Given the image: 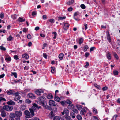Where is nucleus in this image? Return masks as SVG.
I'll list each match as a JSON object with an SVG mask.
<instances>
[{
    "instance_id": "obj_1",
    "label": "nucleus",
    "mask_w": 120,
    "mask_h": 120,
    "mask_svg": "<svg viewBox=\"0 0 120 120\" xmlns=\"http://www.w3.org/2000/svg\"><path fill=\"white\" fill-rule=\"evenodd\" d=\"M4 110L8 111H10L12 110L13 107L12 106H9L8 105H6L4 106Z\"/></svg>"
},
{
    "instance_id": "obj_2",
    "label": "nucleus",
    "mask_w": 120,
    "mask_h": 120,
    "mask_svg": "<svg viewBox=\"0 0 120 120\" xmlns=\"http://www.w3.org/2000/svg\"><path fill=\"white\" fill-rule=\"evenodd\" d=\"M24 113L26 115L25 117L26 118H30L33 117V116L31 115L30 112L28 110H25L24 111Z\"/></svg>"
},
{
    "instance_id": "obj_3",
    "label": "nucleus",
    "mask_w": 120,
    "mask_h": 120,
    "mask_svg": "<svg viewBox=\"0 0 120 120\" xmlns=\"http://www.w3.org/2000/svg\"><path fill=\"white\" fill-rule=\"evenodd\" d=\"M56 109L55 111H54L53 110L51 111L50 113L49 114V117L51 119H52L53 117L55 116V113L56 112Z\"/></svg>"
},
{
    "instance_id": "obj_4",
    "label": "nucleus",
    "mask_w": 120,
    "mask_h": 120,
    "mask_svg": "<svg viewBox=\"0 0 120 120\" xmlns=\"http://www.w3.org/2000/svg\"><path fill=\"white\" fill-rule=\"evenodd\" d=\"M45 98L44 96H41L40 97L38 101V102L39 103V104L42 105L41 103L44 102V101L45 100Z\"/></svg>"
},
{
    "instance_id": "obj_5",
    "label": "nucleus",
    "mask_w": 120,
    "mask_h": 120,
    "mask_svg": "<svg viewBox=\"0 0 120 120\" xmlns=\"http://www.w3.org/2000/svg\"><path fill=\"white\" fill-rule=\"evenodd\" d=\"M87 109L86 107H83L80 112V114L82 115H84L87 112Z\"/></svg>"
},
{
    "instance_id": "obj_6",
    "label": "nucleus",
    "mask_w": 120,
    "mask_h": 120,
    "mask_svg": "<svg viewBox=\"0 0 120 120\" xmlns=\"http://www.w3.org/2000/svg\"><path fill=\"white\" fill-rule=\"evenodd\" d=\"M42 105H43L44 108L45 109H49L50 107L47 105V103L46 102L41 103Z\"/></svg>"
},
{
    "instance_id": "obj_7",
    "label": "nucleus",
    "mask_w": 120,
    "mask_h": 120,
    "mask_svg": "<svg viewBox=\"0 0 120 120\" xmlns=\"http://www.w3.org/2000/svg\"><path fill=\"white\" fill-rule=\"evenodd\" d=\"M49 105L51 106H56V105L55 104V102L53 100H50L49 102Z\"/></svg>"
},
{
    "instance_id": "obj_8",
    "label": "nucleus",
    "mask_w": 120,
    "mask_h": 120,
    "mask_svg": "<svg viewBox=\"0 0 120 120\" xmlns=\"http://www.w3.org/2000/svg\"><path fill=\"white\" fill-rule=\"evenodd\" d=\"M35 92L37 95H40L42 93H43V91L41 89H39L35 91Z\"/></svg>"
},
{
    "instance_id": "obj_9",
    "label": "nucleus",
    "mask_w": 120,
    "mask_h": 120,
    "mask_svg": "<svg viewBox=\"0 0 120 120\" xmlns=\"http://www.w3.org/2000/svg\"><path fill=\"white\" fill-rule=\"evenodd\" d=\"M61 113L63 115H64L65 114L67 115L69 113V111L68 109H64L63 112H62Z\"/></svg>"
},
{
    "instance_id": "obj_10",
    "label": "nucleus",
    "mask_w": 120,
    "mask_h": 120,
    "mask_svg": "<svg viewBox=\"0 0 120 120\" xmlns=\"http://www.w3.org/2000/svg\"><path fill=\"white\" fill-rule=\"evenodd\" d=\"M28 97L29 98L32 99H35V96L32 93L29 94L28 95Z\"/></svg>"
},
{
    "instance_id": "obj_11",
    "label": "nucleus",
    "mask_w": 120,
    "mask_h": 120,
    "mask_svg": "<svg viewBox=\"0 0 120 120\" xmlns=\"http://www.w3.org/2000/svg\"><path fill=\"white\" fill-rule=\"evenodd\" d=\"M16 116L21 117L22 115V112L21 111H16L15 112Z\"/></svg>"
},
{
    "instance_id": "obj_12",
    "label": "nucleus",
    "mask_w": 120,
    "mask_h": 120,
    "mask_svg": "<svg viewBox=\"0 0 120 120\" xmlns=\"http://www.w3.org/2000/svg\"><path fill=\"white\" fill-rule=\"evenodd\" d=\"M7 103L8 105H14L15 104V103L12 100H10L9 101L7 102Z\"/></svg>"
},
{
    "instance_id": "obj_13",
    "label": "nucleus",
    "mask_w": 120,
    "mask_h": 120,
    "mask_svg": "<svg viewBox=\"0 0 120 120\" xmlns=\"http://www.w3.org/2000/svg\"><path fill=\"white\" fill-rule=\"evenodd\" d=\"M15 116L16 113H15H15H11L9 115V118H15Z\"/></svg>"
},
{
    "instance_id": "obj_14",
    "label": "nucleus",
    "mask_w": 120,
    "mask_h": 120,
    "mask_svg": "<svg viewBox=\"0 0 120 120\" xmlns=\"http://www.w3.org/2000/svg\"><path fill=\"white\" fill-rule=\"evenodd\" d=\"M69 27V26L68 23H66L64 24V28L65 30H67Z\"/></svg>"
},
{
    "instance_id": "obj_15",
    "label": "nucleus",
    "mask_w": 120,
    "mask_h": 120,
    "mask_svg": "<svg viewBox=\"0 0 120 120\" xmlns=\"http://www.w3.org/2000/svg\"><path fill=\"white\" fill-rule=\"evenodd\" d=\"M79 15V12H75L74 15V19L76 20H78V19L76 18L75 16H77L78 15Z\"/></svg>"
},
{
    "instance_id": "obj_16",
    "label": "nucleus",
    "mask_w": 120,
    "mask_h": 120,
    "mask_svg": "<svg viewBox=\"0 0 120 120\" xmlns=\"http://www.w3.org/2000/svg\"><path fill=\"white\" fill-rule=\"evenodd\" d=\"M33 106L32 107V108H33L34 110H36V108H38V105L37 104L35 103H34L33 104Z\"/></svg>"
},
{
    "instance_id": "obj_17",
    "label": "nucleus",
    "mask_w": 120,
    "mask_h": 120,
    "mask_svg": "<svg viewBox=\"0 0 120 120\" xmlns=\"http://www.w3.org/2000/svg\"><path fill=\"white\" fill-rule=\"evenodd\" d=\"M34 110L33 108H31L29 109V110L31 114V115L32 116H33V117L34 115Z\"/></svg>"
},
{
    "instance_id": "obj_18",
    "label": "nucleus",
    "mask_w": 120,
    "mask_h": 120,
    "mask_svg": "<svg viewBox=\"0 0 120 120\" xmlns=\"http://www.w3.org/2000/svg\"><path fill=\"white\" fill-rule=\"evenodd\" d=\"M14 93V91L13 90H10L7 92V94L9 95L13 94Z\"/></svg>"
},
{
    "instance_id": "obj_19",
    "label": "nucleus",
    "mask_w": 120,
    "mask_h": 120,
    "mask_svg": "<svg viewBox=\"0 0 120 120\" xmlns=\"http://www.w3.org/2000/svg\"><path fill=\"white\" fill-rule=\"evenodd\" d=\"M55 96L54 98V100L55 101L59 102L60 101V98L59 97L56 96V94H55Z\"/></svg>"
},
{
    "instance_id": "obj_20",
    "label": "nucleus",
    "mask_w": 120,
    "mask_h": 120,
    "mask_svg": "<svg viewBox=\"0 0 120 120\" xmlns=\"http://www.w3.org/2000/svg\"><path fill=\"white\" fill-rule=\"evenodd\" d=\"M47 98L48 99H52L53 98V97L51 94H50L47 96Z\"/></svg>"
},
{
    "instance_id": "obj_21",
    "label": "nucleus",
    "mask_w": 120,
    "mask_h": 120,
    "mask_svg": "<svg viewBox=\"0 0 120 120\" xmlns=\"http://www.w3.org/2000/svg\"><path fill=\"white\" fill-rule=\"evenodd\" d=\"M107 39L109 42H111V38L110 34L109 32L107 36Z\"/></svg>"
},
{
    "instance_id": "obj_22",
    "label": "nucleus",
    "mask_w": 120,
    "mask_h": 120,
    "mask_svg": "<svg viewBox=\"0 0 120 120\" xmlns=\"http://www.w3.org/2000/svg\"><path fill=\"white\" fill-rule=\"evenodd\" d=\"M6 113L4 111H2L1 113V116L3 117H5L6 116Z\"/></svg>"
},
{
    "instance_id": "obj_23",
    "label": "nucleus",
    "mask_w": 120,
    "mask_h": 120,
    "mask_svg": "<svg viewBox=\"0 0 120 120\" xmlns=\"http://www.w3.org/2000/svg\"><path fill=\"white\" fill-rule=\"evenodd\" d=\"M20 97L19 96H15L14 98V100L15 101H17L20 99Z\"/></svg>"
},
{
    "instance_id": "obj_24",
    "label": "nucleus",
    "mask_w": 120,
    "mask_h": 120,
    "mask_svg": "<svg viewBox=\"0 0 120 120\" xmlns=\"http://www.w3.org/2000/svg\"><path fill=\"white\" fill-rule=\"evenodd\" d=\"M51 72L52 73H55L56 72L55 68L54 67H51Z\"/></svg>"
},
{
    "instance_id": "obj_25",
    "label": "nucleus",
    "mask_w": 120,
    "mask_h": 120,
    "mask_svg": "<svg viewBox=\"0 0 120 120\" xmlns=\"http://www.w3.org/2000/svg\"><path fill=\"white\" fill-rule=\"evenodd\" d=\"M22 57L23 58H24L26 59H27L29 58L28 55L26 54H25L22 55Z\"/></svg>"
},
{
    "instance_id": "obj_26",
    "label": "nucleus",
    "mask_w": 120,
    "mask_h": 120,
    "mask_svg": "<svg viewBox=\"0 0 120 120\" xmlns=\"http://www.w3.org/2000/svg\"><path fill=\"white\" fill-rule=\"evenodd\" d=\"M18 20L19 21L22 22L25 21V19L21 17H20L18 19Z\"/></svg>"
},
{
    "instance_id": "obj_27",
    "label": "nucleus",
    "mask_w": 120,
    "mask_h": 120,
    "mask_svg": "<svg viewBox=\"0 0 120 120\" xmlns=\"http://www.w3.org/2000/svg\"><path fill=\"white\" fill-rule=\"evenodd\" d=\"M64 54L63 53L60 54L59 56V58L60 59L62 60L63 59L64 56Z\"/></svg>"
},
{
    "instance_id": "obj_28",
    "label": "nucleus",
    "mask_w": 120,
    "mask_h": 120,
    "mask_svg": "<svg viewBox=\"0 0 120 120\" xmlns=\"http://www.w3.org/2000/svg\"><path fill=\"white\" fill-rule=\"evenodd\" d=\"M26 107L24 105H22L21 106L20 109L22 110H24L26 109Z\"/></svg>"
},
{
    "instance_id": "obj_29",
    "label": "nucleus",
    "mask_w": 120,
    "mask_h": 120,
    "mask_svg": "<svg viewBox=\"0 0 120 120\" xmlns=\"http://www.w3.org/2000/svg\"><path fill=\"white\" fill-rule=\"evenodd\" d=\"M107 58L109 59H110L111 58V55L109 52H108L107 55Z\"/></svg>"
},
{
    "instance_id": "obj_30",
    "label": "nucleus",
    "mask_w": 120,
    "mask_h": 120,
    "mask_svg": "<svg viewBox=\"0 0 120 120\" xmlns=\"http://www.w3.org/2000/svg\"><path fill=\"white\" fill-rule=\"evenodd\" d=\"M13 39V38L11 35H10L9 36V37L7 39L8 41H11Z\"/></svg>"
},
{
    "instance_id": "obj_31",
    "label": "nucleus",
    "mask_w": 120,
    "mask_h": 120,
    "mask_svg": "<svg viewBox=\"0 0 120 120\" xmlns=\"http://www.w3.org/2000/svg\"><path fill=\"white\" fill-rule=\"evenodd\" d=\"M70 115L72 116L73 118H74L75 117V114L73 112H71L70 113Z\"/></svg>"
},
{
    "instance_id": "obj_32",
    "label": "nucleus",
    "mask_w": 120,
    "mask_h": 120,
    "mask_svg": "<svg viewBox=\"0 0 120 120\" xmlns=\"http://www.w3.org/2000/svg\"><path fill=\"white\" fill-rule=\"evenodd\" d=\"M83 50L84 51H87V49L88 48V47L87 45H85L83 47Z\"/></svg>"
},
{
    "instance_id": "obj_33",
    "label": "nucleus",
    "mask_w": 120,
    "mask_h": 120,
    "mask_svg": "<svg viewBox=\"0 0 120 120\" xmlns=\"http://www.w3.org/2000/svg\"><path fill=\"white\" fill-rule=\"evenodd\" d=\"M60 119L58 116H55L53 118V120H60Z\"/></svg>"
},
{
    "instance_id": "obj_34",
    "label": "nucleus",
    "mask_w": 120,
    "mask_h": 120,
    "mask_svg": "<svg viewBox=\"0 0 120 120\" xmlns=\"http://www.w3.org/2000/svg\"><path fill=\"white\" fill-rule=\"evenodd\" d=\"M113 73L114 75H118V72L116 70H114L113 71Z\"/></svg>"
},
{
    "instance_id": "obj_35",
    "label": "nucleus",
    "mask_w": 120,
    "mask_h": 120,
    "mask_svg": "<svg viewBox=\"0 0 120 120\" xmlns=\"http://www.w3.org/2000/svg\"><path fill=\"white\" fill-rule=\"evenodd\" d=\"M66 18V17L65 16H64L63 17H58V20H62L64 19H65Z\"/></svg>"
},
{
    "instance_id": "obj_36",
    "label": "nucleus",
    "mask_w": 120,
    "mask_h": 120,
    "mask_svg": "<svg viewBox=\"0 0 120 120\" xmlns=\"http://www.w3.org/2000/svg\"><path fill=\"white\" fill-rule=\"evenodd\" d=\"M83 39L82 38H81L79 39V43L80 44H81L83 42Z\"/></svg>"
},
{
    "instance_id": "obj_37",
    "label": "nucleus",
    "mask_w": 120,
    "mask_h": 120,
    "mask_svg": "<svg viewBox=\"0 0 120 120\" xmlns=\"http://www.w3.org/2000/svg\"><path fill=\"white\" fill-rule=\"evenodd\" d=\"M77 118L79 120H82V118L80 115H78L77 116Z\"/></svg>"
},
{
    "instance_id": "obj_38",
    "label": "nucleus",
    "mask_w": 120,
    "mask_h": 120,
    "mask_svg": "<svg viewBox=\"0 0 120 120\" xmlns=\"http://www.w3.org/2000/svg\"><path fill=\"white\" fill-rule=\"evenodd\" d=\"M93 111L94 113L95 114H97L98 113V111L95 108H93Z\"/></svg>"
},
{
    "instance_id": "obj_39",
    "label": "nucleus",
    "mask_w": 120,
    "mask_h": 120,
    "mask_svg": "<svg viewBox=\"0 0 120 120\" xmlns=\"http://www.w3.org/2000/svg\"><path fill=\"white\" fill-rule=\"evenodd\" d=\"M11 17L13 19H15L17 18L16 15L15 14L11 16Z\"/></svg>"
},
{
    "instance_id": "obj_40",
    "label": "nucleus",
    "mask_w": 120,
    "mask_h": 120,
    "mask_svg": "<svg viewBox=\"0 0 120 120\" xmlns=\"http://www.w3.org/2000/svg\"><path fill=\"white\" fill-rule=\"evenodd\" d=\"M113 54L115 57L116 58V59H118L119 57L117 54L115 53H113Z\"/></svg>"
},
{
    "instance_id": "obj_41",
    "label": "nucleus",
    "mask_w": 120,
    "mask_h": 120,
    "mask_svg": "<svg viewBox=\"0 0 120 120\" xmlns=\"http://www.w3.org/2000/svg\"><path fill=\"white\" fill-rule=\"evenodd\" d=\"M66 101H62L60 102L61 104L63 106H64L65 105Z\"/></svg>"
},
{
    "instance_id": "obj_42",
    "label": "nucleus",
    "mask_w": 120,
    "mask_h": 120,
    "mask_svg": "<svg viewBox=\"0 0 120 120\" xmlns=\"http://www.w3.org/2000/svg\"><path fill=\"white\" fill-rule=\"evenodd\" d=\"M5 59L6 61H11V58L10 57H6Z\"/></svg>"
},
{
    "instance_id": "obj_43",
    "label": "nucleus",
    "mask_w": 120,
    "mask_h": 120,
    "mask_svg": "<svg viewBox=\"0 0 120 120\" xmlns=\"http://www.w3.org/2000/svg\"><path fill=\"white\" fill-rule=\"evenodd\" d=\"M0 49L3 51H5L6 50V48L5 47H3L2 46L0 47Z\"/></svg>"
},
{
    "instance_id": "obj_44",
    "label": "nucleus",
    "mask_w": 120,
    "mask_h": 120,
    "mask_svg": "<svg viewBox=\"0 0 120 120\" xmlns=\"http://www.w3.org/2000/svg\"><path fill=\"white\" fill-rule=\"evenodd\" d=\"M66 102L68 104H72V102L70 100L68 99L66 100Z\"/></svg>"
},
{
    "instance_id": "obj_45",
    "label": "nucleus",
    "mask_w": 120,
    "mask_h": 120,
    "mask_svg": "<svg viewBox=\"0 0 120 120\" xmlns=\"http://www.w3.org/2000/svg\"><path fill=\"white\" fill-rule=\"evenodd\" d=\"M20 116H16L15 117V119L16 120H20Z\"/></svg>"
},
{
    "instance_id": "obj_46",
    "label": "nucleus",
    "mask_w": 120,
    "mask_h": 120,
    "mask_svg": "<svg viewBox=\"0 0 120 120\" xmlns=\"http://www.w3.org/2000/svg\"><path fill=\"white\" fill-rule=\"evenodd\" d=\"M31 102V101H30V100L27 99H26L25 100V102L26 103L29 104Z\"/></svg>"
},
{
    "instance_id": "obj_47",
    "label": "nucleus",
    "mask_w": 120,
    "mask_h": 120,
    "mask_svg": "<svg viewBox=\"0 0 120 120\" xmlns=\"http://www.w3.org/2000/svg\"><path fill=\"white\" fill-rule=\"evenodd\" d=\"M72 110L73 112H75L76 113H78V111L76 109L74 108L72 109Z\"/></svg>"
},
{
    "instance_id": "obj_48",
    "label": "nucleus",
    "mask_w": 120,
    "mask_h": 120,
    "mask_svg": "<svg viewBox=\"0 0 120 120\" xmlns=\"http://www.w3.org/2000/svg\"><path fill=\"white\" fill-rule=\"evenodd\" d=\"M11 73L14 76V77L16 78L17 77V73L16 72Z\"/></svg>"
},
{
    "instance_id": "obj_49",
    "label": "nucleus",
    "mask_w": 120,
    "mask_h": 120,
    "mask_svg": "<svg viewBox=\"0 0 120 120\" xmlns=\"http://www.w3.org/2000/svg\"><path fill=\"white\" fill-rule=\"evenodd\" d=\"M53 34H54V36L53 37V38L55 39L57 35V33L56 32H53L52 33Z\"/></svg>"
},
{
    "instance_id": "obj_50",
    "label": "nucleus",
    "mask_w": 120,
    "mask_h": 120,
    "mask_svg": "<svg viewBox=\"0 0 120 120\" xmlns=\"http://www.w3.org/2000/svg\"><path fill=\"white\" fill-rule=\"evenodd\" d=\"M80 7L81 8L83 9H84L86 8L85 5L84 4H83L81 5Z\"/></svg>"
},
{
    "instance_id": "obj_51",
    "label": "nucleus",
    "mask_w": 120,
    "mask_h": 120,
    "mask_svg": "<svg viewBox=\"0 0 120 120\" xmlns=\"http://www.w3.org/2000/svg\"><path fill=\"white\" fill-rule=\"evenodd\" d=\"M73 105L72 104H69L68 106V108L69 109H71L73 106Z\"/></svg>"
},
{
    "instance_id": "obj_52",
    "label": "nucleus",
    "mask_w": 120,
    "mask_h": 120,
    "mask_svg": "<svg viewBox=\"0 0 120 120\" xmlns=\"http://www.w3.org/2000/svg\"><path fill=\"white\" fill-rule=\"evenodd\" d=\"M117 116V115H114L113 117L112 120H116Z\"/></svg>"
},
{
    "instance_id": "obj_53",
    "label": "nucleus",
    "mask_w": 120,
    "mask_h": 120,
    "mask_svg": "<svg viewBox=\"0 0 120 120\" xmlns=\"http://www.w3.org/2000/svg\"><path fill=\"white\" fill-rule=\"evenodd\" d=\"M14 59L17 60L19 59L18 56L17 55H15L14 56Z\"/></svg>"
},
{
    "instance_id": "obj_54",
    "label": "nucleus",
    "mask_w": 120,
    "mask_h": 120,
    "mask_svg": "<svg viewBox=\"0 0 120 120\" xmlns=\"http://www.w3.org/2000/svg\"><path fill=\"white\" fill-rule=\"evenodd\" d=\"M4 106L3 107H0V112L4 111Z\"/></svg>"
},
{
    "instance_id": "obj_55",
    "label": "nucleus",
    "mask_w": 120,
    "mask_h": 120,
    "mask_svg": "<svg viewBox=\"0 0 120 120\" xmlns=\"http://www.w3.org/2000/svg\"><path fill=\"white\" fill-rule=\"evenodd\" d=\"M30 91V90L29 89H25L24 91L23 92L24 93H26L28 92H29Z\"/></svg>"
},
{
    "instance_id": "obj_56",
    "label": "nucleus",
    "mask_w": 120,
    "mask_h": 120,
    "mask_svg": "<svg viewBox=\"0 0 120 120\" xmlns=\"http://www.w3.org/2000/svg\"><path fill=\"white\" fill-rule=\"evenodd\" d=\"M77 107L78 109L79 110H81L82 108V107L81 105H78L77 106Z\"/></svg>"
},
{
    "instance_id": "obj_57",
    "label": "nucleus",
    "mask_w": 120,
    "mask_h": 120,
    "mask_svg": "<svg viewBox=\"0 0 120 120\" xmlns=\"http://www.w3.org/2000/svg\"><path fill=\"white\" fill-rule=\"evenodd\" d=\"M86 65L85 66V67L87 68L89 65V63L88 62H86Z\"/></svg>"
},
{
    "instance_id": "obj_58",
    "label": "nucleus",
    "mask_w": 120,
    "mask_h": 120,
    "mask_svg": "<svg viewBox=\"0 0 120 120\" xmlns=\"http://www.w3.org/2000/svg\"><path fill=\"white\" fill-rule=\"evenodd\" d=\"M49 21L52 23H53L55 22V20L53 19H51L49 20Z\"/></svg>"
},
{
    "instance_id": "obj_59",
    "label": "nucleus",
    "mask_w": 120,
    "mask_h": 120,
    "mask_svg": "<svg viewBox=\"0 0 120 120\" xmlns=\"http://www.w3.org/2000/svg\"><path fill=\"white\" fill-rule=\"evenodd\" d=\"M66 120H71V119L69 116H67L66 117Z\"/></svg>"
},
{
    "instance_id": "obj_60",
    "label": "nucleus",
    "mask_w": 120,
    "mask_h": 120,
    "mask_svg": "<svg viewBox=\"0 0 120 120\" xmlns=\"http://www.w3.org/2000/svg\"><path fill=\"white\" fill-rule=\"evenodd\" d=\"M27 37L29 39H31L32 38L30 34H28L27 36Z\"/></svg>"
},
{
    "instance_id": "obj_61",
    "label": "nucleus",
    "mask_w": 120,
    "mask_h": 120,
    "mask_svg": "<svg viewBox=\"0 0 120 120\" xmlns=\"http://www.w3.org/2000/svg\"><path fill=\"white\" fill-rule=\"evenodd\" d=\"M107 87L106 86H105L102 88V90L103 91L106 90H107Z\"/></svg>"
},
{
    "instance_id": "obj_62",
    "label": "nucleus",
    "mask_w": 120,
    "mask_h": 120,
    "mask_svg": "<svg viewBox=\"0 0 120 120\" xmlns=\"http://www.w3.org/2000/svg\"><path fill=\"white\" fill-rule=\"evenodd\" d=\"M96 48L95 47H92L90 48V51H93L94 49H95Z\"/></svg>"
},
{
    "instance_id": "obj_63",
    "label": "nucleus",
    "mask_w": 120,
    "mask_h": 120,
    "mask_svg": "<svg viewBox=\"0 0 120 120\" xmlns=\"http://www.w3.org/2000/svg\"><path fill=\"white\" fill-rule=\"evenodd\" d=\"M43 19L44 20H46L47 19V16L45 15H44L42 16Z\"/></svg>"
},
{
    "instance_id": "obj_64",
    "label": "nucleus",
    "mask_w": 120,
    "mask_h": 120,
    "mask_svg": "<svg viewBox=\"0 0 120 120\" xmlns=\"http://www.w3.org/2000/svg\"><path fill=\"white\" fill-rule=\"evenodd\" d=\"M4 14L3 13H1L0 15V17L1 19H3L4 18Z\"/></svg>"
}]
</instances>
